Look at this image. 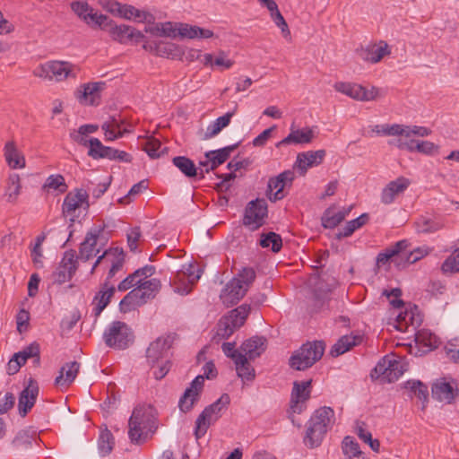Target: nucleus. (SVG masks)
I'll return each mask as SVG.
<instances>
[{
  "instance_id": "nucleus-1",
  "label": "nucleus",
  "mask_w": 459,
  "mask_h": 459,
  "mask_svg": "<svg viewBox=\"0 0 459 459\" xmlns=\"http://www.w3.org/2000/svg\"><path fill=\"white\" fill-rule=\"evenodd\" d=\"M410 242L407 239L397 241L394 245L386 247L380 252L376 259L377 266L385 264L392 262L398 269H403L406 266L416 263L428 255V248L417 247L412 251L407 252Z\"/></svg>"
},
{
  "instance_id": "nucleus-2",
  "label": "nucleus",
  "mask_w": 459,
  "mask_h": 459,
  "mask_svg": "<svg viewBox=\"0 0 459 459\" xmlns=\"http://www.w3.org/2000/svg\"><path fill=\"white\" fill-rule=\"evenodd\" d=\"M128 437L132 443H143L150 433L157 429L156 417L152 406L134 407L128 420Z\"/></svg>"
},
{
  "instance_id": "nucleus-3",
  "label": "nucleus",
  "mask_w": 459,
  "mask_h": 459,
  "mask_svg": "<svg viewBox=\"0 0 459 459\" xmlns=\"http://www.w3.org/2000/svg\"><path fill=\"white\" fill-rule=\"evenodd\" d=\"M255 277L256 274L253 268H242L222 289L220 294L221 302L227 307L237 304L247 294Z\"/></svg>"
},
{
  "instance_id": "nucleus-4",
  "label": "nucleus",
  "mask_w": 459,
  "mask_h": 459,
  "mask_svg": "<svg viewBox=\"0 0 459 459\" xmlns=\"http://www.w3.org/2000/svg\"><path fill=\"white\" fill-rule=\"evenodd\" d=\"M333 418L334 411L331 407L324 406L316 410L307 422L304 444L309 448L319 446Z\"/></svg>"
},
{
  "instance_id": "nucleus-5",
  "label": "nucleus",
  "mask_w": 459,
  "mask_h": 459,
  "mask_svg": "<svg viewBox=\"0 0 459 459\" xmlns=\"http://www.w3.org/2000/svg\"><path fill=\"white\" fill-rule=\"evenodd\" d=\"M325 350V343L323 341L307 342L292 353L289 365L295 370H306L321 359Z\"/></svg>"
},
{
  "instance_id": "nucleus-6",
  "label": "nucleus",
  "mask_w": 459,
  "mask_h": 459,
  "mask_svg": "<svg viewBox=\"0 0 459 459\" xmlns=\"http://www.w3.org/2000/svg\"><path fill=\"white\" fill-rule=\"evenodd\" d=\"M230 403V395L223 394L214 403L204 408L195 420V437L197 440L203 437L210 426L221 417L222 412L228 409Z\"/></svg>"
},
{
  "instance_id": "nucleus-7",
  "label": "nucleus",
  "mask_w": 459,
  "mask_h": 459,
  "mask_svg": "<svg viewBox=\"0 0 459 459\" xmlns=\"http://www.w3.org/2000/svg\"><path fill=\"white\" fill-rule=\"evenodd\" d=\"M103 338L107 346L125 350L134 342V334L129 326L122 321H114L104 332Z\"/></svg>"
},
{
  "instance_id": "nucleus-8",
  "label": "nucleus",
  "mask_w": 459,
  "mask_h": 459,
  "mask_svg": "<svg viewBox=\"0 0 459 459\" xmlns=\"http://www.w3.org/2000/svg\"><path fill=\"white\" fill-rule=\"evenodd\" d=\"M267 216L268 205L266 200L256 198L247 203L244 211L242 224L250 230L255 231L265 223Z\"/></svg>"
},
{
  "instance_id": "nucleus-9",
  "label": "nucleus",
  "mask_w": 459,
  "mask_h": 459,
  "mask_svg": "<svg viewBox=\"0 0 459 459\" xmlns=\"http://www.w3.org/2000/svg\"><path fill=\"white\" fill-rule=\"evenodd\" d=\"M74 69V66L68 62L51 61L41 65L35 72V75L49 80L55 78L56 81H62L69 76L75 78L76 74Z\"/></svg>"
},
{
  "instance_id": "nucleus-10",
  "label": "nucleus",
  "mask_w": 459,
  "mask_h": 459,
  "mask_svg": "<svg viewBox=\"0 0 459 459\" xmlns=\"http://www.w3.org/2000/svg\"><path fill=\"white\" fill-rule=\"evenodd\" d=\"M177 338L178 334L176 333H169L166 336L159 337L151 342L146 350V359L149 365L154 367L172 347Z\"/></svg>"
},
{
  "instance_id": "nucleus-11",
  "label": "nucleus",
  "mask_w": 459,
  "mask_h": 459,
  "mask_svg": "<svg viewBox=\"0 0 459 459\" xmlns=\"http://www.w3.org/2000/svg\"><path fill=\"white\" fill-rule=\"evenodd\" d=\"M333 88L335 91L342 92L353 100L360 101L374 100L378 94V89L376 87L367 90L360 84L352 82H335Z\"/></svg>"
},
{
  "instance_id": "nucleus-12",
  "label": "nucleus",
  "mask_w": 459,
  "mask_h": 459,
  "mask_svg": "<svg viewBox=\"0 0 459 459\" xmlns=\"http://www.w3.org/2000/svg\"><path fill=\"white\" fill-rule=\"evenodd\" d=\"M76 270L77 261L75 251L74 249L65 251L58 267L52 274L54 282L63 284L70 281Z\"/></svg>"
},
{
  "instance_id": "nucleus-13",
  "label": "nucleus",
  "mask_w": 459,
  "mask_h": 459,
  "mask_svg": "<svg viewBox=\"0 0 459 459\" xmlns=\"http://www.w3.org/2000/svg\"><path fill=\"white\" fill-rule=\"evenodd\" d=\"M312 380L307 381H295L290 395V410L292 413H301L306 410V402L310 398V386Z\"/></svg>"
},
{
  "instance_id": "nucleus-14",
  "label": "nucleus",
  "mask_w": 459,
  "mask_h": 459,
  "mask_svg": "<svg viewBox=\"0 0 459 459\" xmlns=\"http://www.w3.org/2000/svg\"><path fill=\"white\" fill-rule=\"evenodd\" d=\"M105 228V224L95 226L87 232L83 242L80 245L79 255L76 256V261L81 259L86 262L100 252V250L96 248V245Z\"/></svg>"
},
{
  "instance_id": "nucleus-15",
  "label": "nucleus",
  "mask_w": 459,
  "mask_h": 459,
  "mask_svg": "<svg viewBox=\"0 0 459 459\" xmlns=\"http://www.w3.org/2000/svg\"><path fill=\"white\" fill-rule=\"evenodd\" d=\"M110 23L106 30L116 41L126 43L129 40H134L138 43L145 38L143 32L129 25H117L113 20H110Z\"/></svg>"
},
{
  "instance_id": "nucleus-16",
  "label": "nucleus",
  "mask_w": 459,
  "mask_h": 459,
  "mask_svg": "<svg viewBox=\"0 0 459 459\" xmlns=\"http://www.w3.org/2000/svg\"><path fill=\"white\" fill-rule=\"evenodd\" d=\"M39 394V385L36 380L30 378L28 385L21 392L18 401L19 414L25 417L34 406Z\"/></svg>"
},
{
  "instance_id": "nucleus-17",
  "label": "nucleus",
  "mask_w": 459,
  "mask_h": 459,
  "mask_svg": "<svg viewBox=\"0 0 459 459\" xmlns=\"http://www.w3.org/2000/svg\"><path fill=\"white\" fill-rule=\"evenodd\" d=\"M294 179L295 173L290 169L280 173L274 178H271L268 181V191L272 192L274 189L276 191L273 196L269 197V199L273 202H276L284 198V187L290 186Z\"/></svg>"
},
{
  "instance_id": "nucleus-18",
  "label": "nucleus",
  "mask_w": 459,
  "mask_h": 459,
  "mask_svg": "<svg viewBox=\"0 0 459 459\" xmlns=\"http://www.w3.org/2000/svg\"><path fill=\"white\" fill-rule=\"evenodd\" d=\"M325 155V150L300 152L297 156L295 167L301 176H305L309 168L320 165L324 161Z\"/></svg>"
},
{
  "instance_id": "nucleus-19",
  "label": "nucleus",
  "mask_w": 459,
  "mask_h": 459,
  "mask_svg": "<svg viewBox=\"0 0 459 459\" xmlns=\"http://www.w3.org/2000/svg\"><path fill=\"white\" fill-rule=\"evenodd\" d=\"M358 56L364 61L376 64L379 62L385 56L390 54L389 46L385 41H380V45L369 44L365 48L357 49Z\"/></svg>"
},
{
  "instance_id": "nucleus-20",
  "label": "nucleus",
  "mask_w": 459,
  "mask_h": 459,
  "mask_svg": "<svg viewBox=\"0 0 459 459\" xmlns=\"http://www.w3.org/2000/svg\"><path fill=\"white\" fill-rule=\"evenodd\" d=\"M89 195L86 190L77 188L74 191L69 192L63 202L62 211L63 213L72 214L76 209L80 208L83 204L86 207L89 206Z\"/></svg>"
},
{
  "instance_id": "nucleus-21",
  "label": "nucleus",
  "mask_w": 459,
  "mask_h": 459,
  "mask_svg": "<svg viewBox=\"0 0 459 459\" xmlns=\"http://www.w3.org/2000/svg\"><path fill=\"white\" fill-rule=\"evenodd\" d=\"M105 86L104 82L86 83L82 85V91H77V99L82 104L97 106L100 100V92Z\"/></svg>"
},
{
  "instance_id": "nucleus-22",
  "label": "nucleus",
  "mask_w": 459,
  "mask_h": 459,
  "mask_svg": "<svg viewBox=\"0 0 459 459\" xmlns=\"http://www.w3.org/2000/svg\"><path fill=\"white\" fill-rule=\"evenodd\" d=\"M110 263V269L118 272L122 269L125 263V253L122 248L114 247L106 250L101 255H100L95 261L91 273H93L96 267L100 263Z\"/></svg>"
},
{
  "instance_id": "nucleus-23",
  "label": "nucleus",
  "mask_w": 459,
  "mask_h": 459,
  "mask_svg": "<svg viewBox=\"0 0 459 459\" xmlns=\"http://www.w3.org/2000/svg\"><path fill=\"white\" fill-rule=\"evenodd\" d=\"M432 397L439 402H446L452 403L456 401L459 396V390L454 387L451 383L440 381L437 382L432 386Z\"/></svg>"
},
{
  "instance_id": "nucleus-24",
  "label": "nucleus",
  "mask_w": 459,
  "mask_h": 459,
  "mask_svg": "<svg viewBox=\"0 0 459 459\" xmlns=\"http://www.w3.org/2000/svg\"><path fill=\"white\" fill-rule=\"evenodd\" d=\"M409 185V179L403 177L389 182L382 190L381 202L385 204H392L398 195L403 193L408 188Z\"/></svg>"
},
{
  "instance_id": "nucleus-25",
  "label": "nucleus",
  "mask_w": 459,
  "mask_h": 459,
  "mask_svg": "<svg viewBox=\"0 0 459 459\" xmlns=\"http://www.w3.org/2000/svg\"><path fill=\"white\" fill-rule=\"evenodd\" d=\"M116 289L114 286H111L108 283V281H104L100 285V290L95 294L92 305L93 314L97 318L101 312L105 309V307L109 304L111 298L114 296Z\"/></svg>"
},
{
  "instance_id": "nucleus-26",
  "label": "nucleus",
  "mask_w": 459,
  "mask_h": 459,
  "mask_svg": "<svg viewBox=\"0 0 459 459\" xmlns=\"http://www.w3.org/2000/svg\"><path fill=\"white\" fill-rule=\"evenodd\" d=\"M267 348V340L264 336H253L246 340L240 346L246 357L253 360L262 355Z\"/></svg>"
},
{
  "instance_id": "nucleus-27",
  "label": "nucleus",
  "mask_w": 459,
  "mask_h": 459,
  "mask_svg": "<svg viewBox=\"0 0 459 459\" xmlns=\"http://www.w3.org/2000/svg\"><path fill=\"white\" fill-rule=\"evenodd\" d=\"M315 138L314 131L310 127H304L302 129L290 128V133L280 141L276 147L287 145L290 143L294 144H306L310 143Z\"/></svg>"
},
{
  "instance_id": "nucleus-28",
  "label": "nucleus",
  "mask_w": 459,
  "mask_h": 459,
  "mask_svg": "<svg viewBox=\"0 0 459 459\" xmlns=\"http://www.w3.org/2000/svg\"><path fill=\"white\" fill-rule=\"evenodd\" d=\"M148 301V295L142 292L140 289H133L120 301L119 308L123 313L129 312L145 304Z\"/></svg>"
},
{
  "instance_id": "nucleus-29",
  "label": "nucleus",
  "mask_w": 459,
  "mask_h": 459,
  "mask_svg": "<svg viewBox=\"0 0 459 459\" xmlns=\"http://www.w3.org/2000/svg\"><path fill=\"white\" fill-rule=\"evenodd\" d=\"M81 364L77 361L65 363L59 370V375L55 379L56 385H70L76 378Z\"/></svg>"
},
{
  "instance_id": "nucleus-30",
  "label": "nucleus",
  "mask_w": 459,
  "mask_h": 459,
  "mask_svg": "<svg viewBox=\"0 0 459 459\" xmlns=\"http://www.w3.org/2000/svg\"><path fill=\"white\" fill-rule=\"evenodd\" d=\"M361 341L362 337L359 335H343L332 346L330 354L333 357H338L359 344Z\"/></svg>"
},
{
  "instance_id": "nucleus-31",
  "label": "nucleus",
  "mask_w": 459,
  "mask_h": 459,
  "mask_svg": "<svg viewBox=\"0 0 459 459\" xmlns=\"http://www.w3.org/2000/svg\"><path fill=\"white\" fill-rule=\"evenodd\" d=\"M4 151L5 160L12 169H21L25 167V159L18 151L13 141L7 142L4 145Z\"/></svg>"
},
{
  "instance_id": "nucleus-32",
  "label": "nucleus",
  "mask_w": 459,
  "mask_h": 459,
  "mask_svg": "<svg viewBox=\"0 0 459 459\" xmlns=\"http://www.w3.org/2000/svg\"><path fill=\"white\" fill-rule=\"evenodd\" d=\"M154 50L158 56L171 59H180L184 55L183 49L172 42H156Z\"/></svg>"
},
{
  "instance_id": "nucleus-33",
  "label": "nucleus",
  "mask_w": 459,
  "mask_h": 459,
  "mask_svg": "<svg viewBox=\"0 0 459 459\" xmlns=\"http://www.w3.org/2000/svg\"><path fill=\"white\" fill-rule=\"evenodd\" d=\"M251 307L248 304H242L236 308L230 310L227 315L223 316L230 319V323L231 324L233 328L236 330L239 329L242 325H244L249 313Z\"/></svg>"
},
{
  "instance_id": "nucleus-34",
  "label": "nucleus",
  "mask_w": 459,
  "mask_h": 459,
  "mask_svg": "<svg viewBox=\"0 0 459 459\" xmlns=\"http://www.w3.org/2000/svg\"><path fill=\"white\" fill-rule=\"evenodd\" d=\"M173 165L188 178H195L198 175V168L195 162L186 156H176L172 159Z\"/></svg>"
},
{
  "instance_id": "nucleus-35",
  "label": "nucleus",
  "mask_w": 459,
  "mask_h": 459,
  "mask_svg": "<svg viewBox=\"0 0 459 459\" xmlns=\"http://www.w3.org/2000/svg\"><path fill=\"white\" fill-rule=\"evenodd\" d=\"M121 18L126 20H131L134 18L139 22L152 23L155 20L154 16L146 11L139 10L131 4H124L123 13Z\"/></svg>"
},
{
  "instance_id": "nucleus-36",
  "label": "nucleus",
  "mask_w": 459,
  "mask_h": 459,
  "mask_svg": "<svg viewBox=\"0 0 459 459\" xmlns=\"http://www.w3.org/2000/svg\"><path fill=\"white\" fill-rule=\"evenodd\" d=\"M248 357L242 355L235 362L236 371L238 377L243 381H253L255 377V370L254 367L248 362Z\"/></svg>"
},
{
  "instance_id": "nucleus-37",
  "label": "nucleus",
  "mask_w": 459,
  "mask_h": 459,
  "mask_svg": "<svg viewBox=\"0 0 459 459\" xmlns=\"http://www.w3.org/2000/svg\"><path fill=\"white\" fill-rule=\"evenodd\" d=\"M414 224L419 233H433L444 227V223L441 221L427 216L419 217Z\"/></svg>"
},
{
  "instance_id": "nucleus-38",
  "label": "nucleus",
  "mask_w": 459,
  "mask_h": 459,
  "mask_svg": "<svg viewBox=\"0 0 459 459\" xmlns=\"http://www.w3.org/2000/svg\"><path fill=\"white\" fill-rule=\"evenodd\" d=\"M233 115L234 111L228 112L210 124L206 128L204 139L207 140L217 135L223 128L230 125Z\"/></svg>"
},
{
  "instance_id": "nucleus-39",
  "label": "nucleus",
  "mask_w": 459,
  "mask_h": 459,
  "mask_svg": "<svg viewBox=\"0 0 459 459\" xmlns=\"http://www.w3.org/2000/svg\"><path fill=\"white\" fill-rule=\"evenodd\" d=\"M68 186L65 183L64 176L61 174H53L47 178L42 189L47 192L56 191L57 194H64L67 191Z\"/></svg>"
},
{
  "instance_id": "nucleus-40",
  "label": "nucleus",
  "mask_w": 459,
  "mask_h": 459,
  "mask_svg": "<svg viewBox=\"0 0 459 459\" xmlns=\"http://www.w3.org/2000/svg\"><path fill=\"white\" fill-rule=\"evenodd\" d=\"M404 388L413 394L423 403L422 409L425 408V403L429 401L428 386L420 380H408L404 383Z\"/></svg>"
},
{
  "instance_id": "nucleus-41",
  "label": "nucleus",
  "mask_w": 459,
  "mask_h": 459,
  "mask_svg": "<svg viewBox=\"0 0 459 459\" xmlns=\"http://www.w3.org/2000/svg\"><path fill=\"white\" fill-rule=\"evenodd\" d=\"M369 221V215L368 213H362L358 218L348 221L342 230L337 234V238H348L353 234V232L367 224Z\"/></svg>"
},
{
  "instance_id": "nucleus-42",
  "label": "nucleus",
  "mask_w": 459,
  "mask_h": 459,
  "mask_svg": "<svg viewBox=\"0 0 459 459\" xmlns=\"http://www.w3.org/2000/svg\"><path fill=\"white\" fill-rule=\"evenodd\" d=\"M237 331L230 323V319L221 316L216 325V333L212 336V342L219 343L221 340L229 339Z\"/></svg>"
},
{
  "instance_id": "nucleus-43",
  "label": "nucleus",
  "mask_w": 459,
  "mask_h": 459,
  "mask_svg": "<svg viewBox=\"0 0 459 459\" xmlns=\"http://www.w3.org/2000/svg\"><path fill=\"white\" fill-rule=\"evenodd\" d=\"M259 245L264 248H267L271 246V250L273 253H278L282 247V239L281 235L273 231L262 233Z\"/></svg>"
},
{
  "instance_id": "nucleus-44",
  "label": "nucleus",
  "mask_w": 459,
  "mask_h": 459,
  "mask_svg": "<svg viewBox=\"0 0 459 459\" xmlns=\"http://www.w3.org/2000/svg\"><path fill=\"white\" fill-rule=\"evenodd\" d=\"M21 178L18 174H12L7 179L4 195L9 203H15L21 192Z\"/></svg>"
},
{
  "instance_id": "nucleus-45",
  "label": "nucleus",
  "mask_w": 459,
  "mask_h": 459,
  "mask_svg": "<svg viewBox=\"0 0 459 459\" xmlns=\"http://www.w3.org/2000/svg\"><path fill=\"white\" fill-rule=\"evenodd\" d=\"M345 219V213L342 211L334 212L333 208H328L323 213L321 218L322 225L325 229H333Z\"/></svg>"
},
{
  "instance_id": "nucleus-46",
  "label": "nucleus",
  "mask_w": 459,
  "mask_h": 459,
  "mask_svg": "<svg viewBox=\"0 0 459 459\" xmlns=\"http://www.w3.org/2000/svg\"><path fill=\"white\" fill-rule=\"evenodd\" d=\"M110 20L108 16L98 13L91 7V12L87 13L86 21L84 22L91 27V28H100L101 30H106L110 23Z\"/></svg>"
},
{
  "instance_id": "nucleus-47",
  "label": "nucleus",
  "mask_w": 459,
  "mask_h": 459,
  "mask_svg": "<svg viewBox=\"0 0 459 459\" xmlns=\"http://www.w3.org/2000/svg\"><path fill=\"white\" fill-rule=\"evenodd\" d=\"M99 450L102 456H106L111 453L113 450L115 440L113 434L108 428L100 431V435L99 437Z\"/></svg>"
},
{
  "instance_id": "nucleus-48",
  "label": "nucleus",
  "mask_w": 459,
  "mask_h": 459,
  "mask_svg": "<svg viewBox=\"0 0 459 459\" xmlns=\"http://www.w3.org/2000/svg\"><path fill=\"white\" fill-rule=\"evenodd\" d=\"M342 448L344 455L349 459H359L362 455V452L358 442L352 437L347 436L343 438Z\"/></svg>"
},
{
  "instance_id": "nucleus-49",
  "label": "nucleus",
  "mask_w": 459,
  "mask_h": 459,
  "mask_svg": "<svg viewBox=\"0 0 459 459\" xmlns=\"http://www.w3.org/2000/svg\"><path fill=\"white\" fill-rule=\"evenodd\" d=\"M380 126L376 125L372 131L377 133V134L383 135H393V136H404L406 138V134L408 130V126L394 124V125H383V131L379 130Z\"/></svg>"
},
{
  "instance_id": "nucleus-50",
  "label": "nucleus",
  "mask_w": 459,
  "mask_h": 459,
  "mask_svg": "<svg viewBox=\"0 0 459 459\" xmlns=\"http://www.w3.org/2000/svg\"><path fill=\"white\" fill-rule=\"evenodd\" d=\"M161 148V143L160 140L154 137H149L146 139L143 150L148 154V156L152 159L160 158L165 152H167V148Z\"/></svg>"
},
{
  "instance_id": "nucleus-51",
  "label": "nucleus",
  "mask_w": 459,
  "mask_h": 459,
  "mask_svg": "<svg viewBox=\"0 0 459 459\" xmlns=\"http://www.w3.org/2000/svg\"><path fill=\"white\" fill-rule=\"evenodd\" d=\"M99 129L97 125H82L79 127L76 133L72 134L74 140L81 145L87 146L89 143V139H87V135L89 134H93Z\"/></svg>"
},
{
  "instance_id": "nucleus-52",
  "label": "nucleus",
  "mask_w": 459,
  "mask_h": 459,
  "mask_svg": "<svg viewBox=\"0 0 459 459\" xmlns=\"http://www.w3.org/2000/svg\"><path fill=\"white\" fill-rule=\"evenodd\" d=\"M199 399L196 393L193 394L191 389H186L179 399L178 407L182 412H188L193 409L195 403H197Z\"/></svg>"
},
{
  "instance_id": "nucleus-53",
  "label": "nucleus",
  "mask_w": 459,
  "mask_h": 459,
  "mask_svg": "<svg viewBox=\"0 0 459 459\" xmlns=\"http://www.w3.org/2000/svg\"><path fill=\"white\" fill-rule=\"evenodd\" d=\"M161 287L160 280L152 278L148 281H141L135 288L140 289L142 292L148 295V300L154 299Z\"/></svg>"
},
{
  "instance_id": "nucleus-54",
  "label": "nucleus",
  "mask_w": 459,
  "mask_h": 459,
  "mask_svg": "<svg viewBox=\"0 0 459 459\" xmlns=\"http://www.w3.org/2000/svg\"><path fill=\"white\" fill-rule=\"evenodd\" d=\"M388 361L389 358L385 356L377 363L375 368L370 372V377L372 379H378L382 377L384 382H387Z\"/></svg>"
},
{
  "instance_id": "nucleus-55",
  "label": "nucleus",
  "mask_w": 459,
  "mask_h": 459,
  "mask_svg": "<svg viewBox=\"0 0 459 459\" xmlns=\"http://www.w3.org/2000/svg\"><path fill=\"white\" fill-rule=\"evenodd\" d=\"M271 19L275 23V25L281 30L282 35L287 37L290 34L289 30V26L281 13L278 5L274 6L272 10L269 11Z\"/></svg>"
},
{
  "instance_id": "nucleus-56",
  "label": "nucleus",
  "mask_w": 459,
  "mask_h": 459,
  "mask_svg": "<svg viewBox=\"0 0 459 459\" xmlns=\"http://www.w3.org/2000/svg\"><path fill=\"white\" fill-rule=\"evenodd\" d=\"M39 353V344L37 343L36 342L25 347L22 351L16 352L18 356H21L20 359H22L23 362H26L27 359L30 358H35V362L37 364H39L40 360Z\"/></svg>"
},
{
  "instance_id": "nucleus-57",
  "label": "nucleus",
  "mask_w": 459,
  "mask_h": 459,
  "mask_svg": "<svg viewBox=\"0 0 459 459\" xmlns=\"http://www.w3.org/2000/svg\"><path fill=\"white\" fill-rule=\"evenodd\" d=\"M37 437V431L32 429H23L15 437L13 443L25 447L31 446L32 440Z\"/></svg>"
},
{
  "instance_id": "nucleus-58",
  "label": "nucleus",
  "mask_w": 459,
  "mask_h": 459,
  "mask_svg": "<svg viewBox=\"0 0 459 459\" xmlns=\"http://www.w3.org/2000/svg\"><path fill=\"white\" fill-rule=\"evenodd\" d=\"M387 382L393 383L396 381L404 372L403 366L401 361L389 359L388 361Z\"/></svg>"
},
{
  "instance_id": "nucleus-59",
  "label": "nucleus",
  "mask_w": 459,
  "mask_h": 459,
  "mask_svg": "<svg viewBox=\"0 0 459 459\" xmlns=\"http://www.w3.org/2000/svg\"><path fill=\"white\" fill-rule=\"evenodd\" d=\"M441 269L445 273L459 272V248L444 261Z\"/></svg>"
},
{
  "instance_id": "nucleus-60",
  "label": "nucleus",
  "mask_w": 459,
  "mask_h": 459,
  "mask_svg": "<svg viewBox=\"0 0 459 459\" xmlns=\"http://www.w3.org/2000/svg\"><path fill=\"white\" fill-rule=\"evenodd\" d=\"M88 155L94 160L102 159V156H99L100 153H104L107 146L103 145L102 143L95 137L89 139L88 145Z\"/></svg>"
},
{
  "instance_id": "nucleus-61",
  "label": "nucleus",
  "mask_w": 459,
  "mask_h": 459,
  "mask_svg": "<svg viewBox=\"0 0 459 459\" xmlns=\"http://www.w3.org/2000/svg\"><path fill=\"white\" fill-rule=\"evenodd\" d=\"M415 152L433 156L438 153L439 146L429 141H419L415 144Z\"/></svg>"
},
{
  "instance_id": "nucleus-62",
  "label": "nucleus",
  "mask_w": 459,
  "mask_h": 459,
  "mask_svg": "<svg viewBox=\"0 0 459 459\" xmlns=\"http://www.w3.org/2000/svg\"><path fill=\"white\" fill-rule=\"evenodd\" d=\"M71 9L83 22L86 21L87 13L91 12V6L83 1L72 2Z\"/></svg>"
},
{
  "instance_id": "nucleus-63",
  "label": "nucleus",
  "mask_w": 459,
  "mask_h": 459,
  "mask_svg": "<svg viewBox=\"0 0 459 459\" xmlns=\"http://www.w3.org/2000/svg\"><path fill=\"white\" fill-rule=\"evenodd\" d=\"M178 34L181 38L196 39L198 37V26L187 23H179Z\"/></svg>"
},
{
  "instance_id": "nucleus-64",
  "label": "nucleus",
  "mask_w": 459,
  "mask_h": 459,
  "mask_svg": "<svg viewBox=\"0 0 459 459\" xmlns=\"http://www.w3.org/2000/svg\"><path fill=\"white\" fill-rule=\"evenodd\" d=\"M148 187L147 184H146V181L145 180H142L136 184H134L131 189L129 190V192L127 193L126 195L121 197L118 202L120 204H128L130 203L131 201V196H134L138 194H140L141 192H143V190H145L146 188Z\"/></svg>"
}]
</instances>
